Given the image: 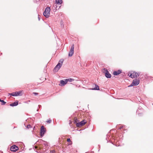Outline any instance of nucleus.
<instances>
[{
  "label": "nucleus",
  "instance_id": "cd10ccee",
  "mask_svg": "<svg viewBox=\"0 0 153 153\" xmlns=\"http://www.w3.org/2000/svg\"><path fill=\"white\" fill-rule=\"evenodd\" d=\"M46 143L47 142L46 141V143H42V144H43L45 146H47V144Z\"/></svg>",
  "mask_w": 153,
  "mask_h": 153
},
{
  "label": "nucleus",
  "instance_id": "bb28decb",
  "mask_svg": "<svg viewBox=\"0 0 153 153\" xmlns=\"http://www.w3.org/2000/svg\"><path fill=\"white\" fill-rule=\"evenodd\" d=\"M51 122V120H49L47 121V123H50Z\"/></svg>",
  "mask_w": 153,
  "mask_h": 153
},
{
  "label": "nucleus",
  "instance_id": "7ed1b4c3",
  "mask_svg": "<svg viewBox=\"0 0 153 153\" xmlns=\"http://www.w3.org/2000/svg\"><path fill=\"white\" fill-rule=\"evenodd\" d=\"M46 131V129L43 126H42L41 128L40 131V135L42 137L44 135Z\"/></svg>",
  "mask_w": 153,
  "mask_h": 153
},
{
  "label": "nucleus",
  "instance_id": "4468645a",
  "mask_svg": "<svg viewBox=\"0 0 153 153\" xmlns=\"http://www.w3.org/2000/svg\"><path fill=\"white\" fill-rule=\"evenodd\" d=\"M18 104V101H17L10 104V105L11 106H17Z\"/></svg>",
  "mask_w": 153,
  "mask_h": 153
},
{
  "label": "nucleus",
  "instance_id": "dca6fc26",
  "mask_svg": "<svg viewBox=\"0 0 153 153\" xmlns=\"http://www.w3.org/2000/svg\"><path fill=\"white\" fill-rule=\"evenodd\" d=\"M66 80L67 81V82H71L74 80V79L71 78H69L68 79H66Z\"/></svg>",
  "mask_w": 153,
  "mask_h": 153
},
{
  "label": "nucleus",
  "instance_id": "9d476101",
  "mask_svg": "<svg viewBox=\"0 0 153 153\" xmlns=\"http://www.w3.org/2000/svg\"><path fill=\"white\" fill-rule=\"evenodd\" d=\"M132 82L133 84L135 86H136L139 84L140 81L137 79H135L133 80Z\"/></svg>",
  "mask_w": 153,
  "mask_h": 153
},
{
  "label": "nucleus",
  "instance_id": "f8f14e48",
  "mask_svg": "<svg viewBox=\"0 0 153 153\" xmlns=\"http://www.w3.org/2000/svg\"><path fill=\"white\" fill-rule=\"evenodd\" d=\"M122 72L121 71L118 70L117 71H115L113 73V74L114 75L117 76L120 74Z\"/></svg>",
  "mask_w": 153,
  "mask_h": 153
},
{
  "label": "nucleus",
  "instance_id": "4be33fe9",
  "mask_svg": "<svg viewBox=\"0 0 153 153\" xmlns=\"http://www.w3.org/2000/svg\"><path fill=\"white\" fill-rule=\"evenodd\" d=\"M139 112V110H137V113L138 114L139 116H141V115H140L141 114V113H139L138 112Z\"/></svg>",
  "mask_w": 153,
  "mask_h": 153
},
{
  "label": "nucleus",
  "instance_id": "5701e85b",
  "mask_svg": "<svg viewBox=\"0 0 153 153\" xmlns=\"http://www.w3.org/2000/svg\"><path fill=\"white\" fill-rule=\"evenodd\" d=\"M67 141L68 142H71V143H72V142L71 141L70 139L69 138H68L67 139Z\"/></svg>",
  "mask_w": 153,
  "mask_h": 153
},
{
  "label": "nucleus",
  "instance_id": "393cba45",
  "mask_svg": "<svg viewBox=\"0 0 153 153\" xmlns=\"http://www.w3.org/2000/svg\"><path fill=\"white\" fill-rule=\"evenodd\" d=\"M50 152L51 153H55V151L54 150H51Z\"/></svg>",
  "mask_w": 153,
  "mask_h": 153
},
{
  "label": "nucleus",
  "instance_id": "473e14b6",
  "mask_svg": "<svg viewBox=\"0 0 153 153\" xmlns=\"http://www.w3.org/2000/svg\"><path fill=\"white\" fill-rule=\"evenodd\" d=\"M140 109V110H142V108L140 109Z\"/></svg>",
  "mask_w": 153,
  "mask_h": 153
},
{
  "label": "nucleus",
  "instance_id": "72a5a7b5",
  "mask_svg": "<svg viewBox=\"0 0 153 153\" xmlns=\"http://www.w3.org/2000/svg\"><path fill=\"white\" fill-rule=\"evenodd\" d=\"M152 105H153V103L152 104Z\"/></svg>",
  "mask_w": 153,
  "mask_h": 153
},
{
  "label": "nucleus",
  "instance_id": "6e6552de",
  "mask_svg": "<svg viewBox=\"0 0 153 153\" xmlns=\"http://www.w3.org/2000/svg\"><path fill=\"white\" fill-rule=\"evenodd\" d=\"M21 91L19 92L16 91L15 92H13L11 93L10 94L13 96H21Z\"/></svg>",
  "mask_w": 153,
  "mask_h": 153
},
{
  "label": "nucleus",
  "instance_id": "0eeeda50",
  "mask_svg": "<svg viewBox=\"0 0 153 153\" xmlns=\"http://www.w3.org/2000/svg\"><path fill=\"white\" fill-rule=\"evenodd\" d=\"M19 149L18 147L15 145L12 146L10 148V150L12 152H15Z\"/></svg>",
  "mask_w": 153,
  "mask_h": 153
},
{
  "label": "nucleus",
  "instance_id": "a878e982",
  "mask_svg": "<svg viewBox=\"0 0 153 153\" xmlns=\"http://www.w3.org/2000/svg\"><path fill=\"white\" fill-rule=\"evenodd\" d=\"M134 85L133 84V82H132V83L130 85L128 86V87H132Z\"/></svg>",
  "mask_w": 153,
  "mask_h": 153
},
{
  "label": "nucleus",
  "instance_id": "20e7f679",
  "mask_svg": "<svg viewBox=\"0 0 153 153\" xmlns=\"http://www.w3.org/2000/svg\"><path fill=\"white\" fill-rule=\"evenodd\" d=\"M104 70L105 77L108 78H110L111 76V75L109 73L108 70L105 68H104Z\"/></svg>",
  "mask_w": 153,
  "mask_h": 153
},
{
  "label": "nucleus",
  "instance_id": "f257e3e1",
  "mask_svg": "<svg viewBox=\"0 0 153 153\" xmlns=\"http://www.w3.org/2000/svg\"><path fill=\"white\" fill-rule=\"evenodd\" d=\"M51 9L49 7H47L43 13L44 16L46 18H48L49 16Z\"/></svg>",
  "mask_w": 153,
  "mask_h": 153
},
{
  "label": "nucleus",
  "instance_id": "f03ea898",
  "mask_svg": "<svg viewBox=\"0 0 153 153\" xmlns=\"http://www.w3.org/2000/svg\"><path fill=\"white\" fill-rule=\"evenodd\" d=\"M62 3V0H55V3L59 5H60V6H59V7H58L57 6H56V5H54L53 6L54 7H56V10L59 9L60 8L61 6V4Z\"/></svg>",
  "mask_w": 153,
  "mask_h": 153
},
{
  "label": "nucleus",
  "instance_id": "f3484780",
  "mask_svg": "<svg viewBox=\"0 0 153 153\" xmlns=\"http://www.w3.org/2000/svg\"><path fill=\"white\" fill-rule=\"evenodd\" d=\"M0 102H1V105H4L6 103V102L4 101L3 100H1V99H0Z\"/></svg>",
  "mask_w": 153,
  "mask_h": 153
},
{
  "label": "nucleus",
  "instance_id": "aec40b11",
  "mask_svg": "<svg viewBox=\"0 0 153 153\" xmlns=\"http://www.w3.org/2000/svg\"><path fill=\"white\" fill-rule=\"evenodd\" d=\"M134 72L133 74L132 73L129 76L130 77L132 78H134Z\"/></svg>",
  "mask_w": 153,
  "mask_h": 153
},
{
  "label": "nucleus",
  "instance_id": "2eb2a0df",
  "mask_svg": "<svg viewBox=\"0 0 153 153\" xmlns=\"http://www.w3.org/2000/svg\"><path fill=\"white\" fill-rule=\"evenodd\" d=\"M91 89L93 90H99V87L98 85H95V87L94 88L92 89Z\"/></svg>",
  "mask_w": 153,
  "mask_h": 153
},
{
  "label": "nucleus",
  "instance_id": "b1692460",
  "mask_svg": "<svg viewBox=\"0 0 153 153\" xmlns=\"http://www.w3.org/2000/svg\"><path fill=\"white\" fill-rule=\"evenodd\" d=\"M39 0H33V2L35 3H37L39 1Z\"/></svg>",
  "mask_w": 153,
  "mask_h": 153
},
{
  "label": "nucleus",
  "instance_id": "6ab92c4d",
  "mask_svg": "<svg viewBox=\"0 0 153 153\" xmlns=\"http://www.w3.org/2000/svg\"><path fill=\"white\" fill-rule=\"evenodd\" d=\"M78 121V120H77L76 117H75L74 118V123L75 124H76V123H77V122Z\"/></svg>",
  "mask_w": 153,
  "mask_h": 153
},
{
  "label": "nucleus",
  "instance_id": "c85d7f7f",
  "mask_svg": "<svg viewBox=\"0 0 153 153\" xmlns=\"http://www.w3.org/2000/svg\"><path fill=\"white\" fill-rule=\"evenodd\" d=\"M124 127V126H122L121 127H120L119 128H118L119 129H121L122 128H123Z\"/></svg>",
  "mask_w": 153,
  "mask_h": 153
},
{
  "label": "nucleus",
  "instance_id": "9b49d317",
  "mask_svg": "<svg viewBox=\"0 0 153 153\" xmlns=\"http://www.w3.org/2000/svg\"><path fill=\"white\" fill-rule=\"evenodd\" d=\"M60 84H61L60 85L61 86H63L65 85L67 83V82L66 80V79H65V81L63 80H61L60 82Z\"/></svg>",
  "mask_w": 153,
  "mask_h": 153
},
{
  "label": "nucleus",
  "instance_id": "39448f33",
  "mask_svg": "<svg viewBox=\"0 0 153 153\" xmlns=\"http://www.w3.org/2000/svg\"><path fill=\"white\" fill-rule=\"evenodd\" d=\"M74 45L73 44L70 50V51L69 52V53L68 54V56H72L73 54H74Z\"/></svg>",
  "mask_w": 153,
  "mask_h": 153
},
{
  "label": "nucleus",
  "instance_id": "a211bd4d",
  "mask_svg": "<svg viewBox=\"0 0 153 153\" xmlns=\"http://www.w3.org/2000/svg\"><path fill=\"white\" fill-rule=\"evenodd\" d=\"M139 76V75L138 73H137V72H134V78H135V77L137 78Z\"/></svg>",
  "mask_w": 153,
  "mask_h": 153
},
{
  "label": "nucleus",
  "instance_id": "7c9ffc66",
  "mask_svg": "<svg viewBox=\"0 0 153 153\" xmlns=\"http://www.w3.org/2000/svg\"><path fill=\"white\" fill-rule=\"evenodd\" d=\"M63 62V60H60L59 61V62H61V64H62V62Z\"/></svg>",
  "mask_w": 153,
  "mask_h": 153
},
{
  "label": "nucleus",
  "instance_id": "423d86ee",
  "mask_svg": "<svg viewBox=\"0 0 153 153\" xmlns=\"http://www.w3.org/2000/svg\"><path fill=\"white\" fill-rule=\"evenodd\" d=\"M86 123V122L85 121V120H84L80 122H78L77 123H76V126L77 127H80L84 125Z\"/></svg>",
  "mask_w": 153,
  "mask_h": 153
},
{
  "label": "nucleus",
  "instance_id": "412c9836",
  "mask_svg": "<svg viewBox=\"0 0 153 153\" xmlns=\"http://www.w3.org/2000/svg\"><path fill=\"white\" fill-rule=\"evenodd\" d=\"M31 126L29 124L27 126V128L29 129V128H31Z\"/></svg>",
  "mask_w": 153,
  "mask_h": 153
},
{
  "label": "nucleus",
  "instance_id": "1a4fd4ad",
  "mask_svg": "<svg viewBox=\"0 0 153 153\" xmlns=\"http://www.w3.org/2000/svg\"><path fill=\"white\" fill-rule=\"evenodd\" d=\"M62 65V64L59 62L57 65L55 67L54 70L55 71H57L59 69L61 68Z\"/></svg>",
  "mask_w": 153,
  "mask_h": 153
},
{
  "label": "nucleus",
  "instance_id": "ddd939ff",
  "mask_svg": "<svg viewBox=\"0 0 153 153\" xmlns=\"http://www.w3.org/2000/svg\"><path fill=\"white\" fill-rule=\"evenodd\" d=\"M43 143H46V141L42 140V139H40L38 140L36 143L37 144H41Z\"/></svg>",
  "mask_w": 153,
  "mask_h": 153
},
{
  "label": "nucleus",
  "instance_id": "2f4dec72",
  "mask_svg": "<svg viewBox=\"0 0 153 153\" xmlns=\"http://www.w3.org/2000/svg\"><path fill=\"white\" fill-rule=\"evenodd\" d=\"M38 19H39V21L40 20V18H39V15H38Z\"/></svg>",
  "mask_w": 153,
  "mask_h": 153
},
{
  "label": "nucleus",
  "instance_id": "c756f323",
  "mask_svg": "<svg viewBox=\"0 0 153 153\" xmlns=\"http://www.w3.org/2000/svg\"><path fill=\"white\" fill-rule=\"evenodd\" d=\"M33 94H34L35 95H36L38 94V93H37L34 92Z\"/></svg>",
  "mask_w": 153,
  "mask_h": 153
}]
</instances>
